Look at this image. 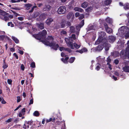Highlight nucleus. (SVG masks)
<instances>
[{
    "instance_id": "obj_22",
    "label": "nucleus",
    "mask_w": 129,
    "mask_h": 129,
    "mask_svg": "<svg viewBox=\"0 0 129 129\" xmlns=\"http://www.w3.org/2000/svg\"><path fill=\"white\" fill-rule=\"evenodd\" d=\"M93 7L92 6H90L85 10V11L87 12H91L93 9Z\"/></svg>"
},
{
    "instance_id": "obj_62",
    "label": "nucleus",
    "mask_w": 129,
    "mask_h": 129,
    "mask_svg": "<svg viewBox=\"0 0 129 129\" xmlns=\"http://www.w3.org/2000/svg\"><path fill=\"white\" fill-rule=\"evenodd\" d=\"M11 9L16 10H20V9L18 7L12 8Z\"/></svg>"
},
{
    "instance_id": "obj_10",
    "label": "nucleus",
    "mask_w": 129,
    "mask_h": 129,
    "mask_svg": "<svg viewBox=\"0 0 129 129\" xmlns=\"http://www.w3.org/2000/svg\"><path fill=\"white\" fill-rule=\"evenodd\" d=\"M39 33L43 39L46 37L47 33L46 30L45 29L43 30L42 31L40 32Z\"/></svg>"
},
{
    "instance_id": "obj_3",
    "label": "nucleus",
    "mask_w": 129,
    "mask_h": 129,
    "mask_svg": "<svg viewBox=\"0 0 129 129\" xmlns=\"http://www.w3.org/2000/svg\"><path fill=\"white\" fill-rule=\"evenodd\" d=\"M43 43L45 45L50 47L52 49L55 50H56L59 47L58 44H56L55 42H50L47 41H43Z\"/></svg>"
},
{
    "instance_id": "obj_24",
    "label": "nucleus",
    "mask_w": 129,
    "mask_h": 129,
    "mask_svg": "<svg viewBox=\"0 0 129 129\" xmlns=\"http://www.w3.org/2000/svg\"><path fill=\"white\" fill-rule=\"evenodd\" d=\"M75 28L73 26H71L70 27V30L71 33H74L75 31Z\"/></svg>"
},
{
    "instance_id": "obj_36",
    "label": "nucleus",
    "mask_w": 129,
    "mask_h": 129,
    "mask_svg": "<svg viewBox=\"0 0 129 129\" xmlns=\"http://www.w3.org/2000/svg\"><path fill=\"white\" fill-rule=\"evenodd\" d=\"M30 67L32 68H35V64L34 62H32L30 64Z\"/></svg>"
},
{
    "instance_id": "obj_31",
    "label": "nucleus",
    "mask_w": 129,
    "mask_h": 129,
    "mask_svg": "<svg viewBox=\"0 0 129 129\" xmlns=\"http://www.w3.org/2000/svg\"><path fill=\"white\" fill-rule=\"evenodd\" d=\"M61 122L59 121H57L55 122V124L56 125L55 126V127H57V126H58V127H59L60 125Z\"/></svg>"
},
{
    "instance_id": "obj_5",
    "label": "nucleus",
    "mask_w": 129,
    "mask_h": 129,
    "mask_svg": "<svg viewBox=\"0 0 129 129\" xmlns=\"http://www.w3.org/2000/svg\"><path fill=\"white\" fill-rule=\"evenodd\" d=\"M69 59V57H66L65 59L63 58H61V60L64 63L67 64L69 62L70 63H73L75 59V57H71L69 59L68 61V60Z\"/></svg>"
},
{
    "instance_id": "obj_17",
    "label": "nucleus",
    "mask_w": 129,
    "mask_h": 129,
    "mask_svg": "<svg viewBox=\"0 0 129 129\" xmlns=\"http://www.w3.org/2000/svg\"><path fill=\"white\" fill-rule=\"evenodd\" d=\"M32 6V5L31 4H25V6L27 10H29L30 8Z\"/></svg>"
},
{
    "instance_id": "obj_47",
    "label": "nucleus",
    "mask_w": 129,
    "mask_h": 129,
    "mask_svg": "<svg viewBox=\"0 0 129 129\" xmlns=\"http://www.w3.org/2000/svg\"><path fill=\"white\" fill-rule=\"evenodd\" d=\"M52 118H50L49 119H47L46 120V123H48V122H50L51 121H52Z\"/></svg>"
},
{
    "instance_id": "obj_15",
    "label": "nucleus",
    "mask_w": 129,
    "mask_h": 129,
    "mask_svg": "<svg viewBox=\"0 0 129 129\" xmlns=\"http://www.w3.org/2000/svg\"><path fill=\"white\" fill-rule=\"evenodd\" d=\"M74 10L76 11L79 12H82L83 11V10L82 9L78 7H75L74 8Z\"/></svg>"
},
{
    "instance_id": "obj_46",
    "label": "nucleus",
    "mask_w": 129,
    "mask_h": 129,
    "mask_svg": "<svg viewBox=\"0 0 129 129\" xmlns=\"http://www.w3.org/2000/svg\"><path fill=\"white\" fill-rule=\"evenodd\" d=\"M12 120V119L11 118H10L8 119L7 120L5 121V122L6 123H9L11 122Z\"/></svg>"
},
{
    "instance_id": "obj_6",
    "label": "nucleus",
    "mask_w": 129,
    "mask_h": 129,
    "mask_svg": "<svg viewBox=\"0 0 129 129\" xmlns=\"http://www.w3.org/2000/svg\"><path fill=\"white\" fill-rule=\"evenodd\" d=\"M66 7L64 6H60L58 9L57 13L59 14H65L66 12Z\"/></svg>"
},
{
    "instance_id": "obj_43",
    "label": "nucleus",
    "mask_w": 129,
    "mask_h": 129,
    "mask_svg": "<svg viewBox=\"0 0 129 129\" xmlns=\"http://www.w3.org/2000/svg\"><path fill=\"white\" fill-rule=\"evenodd\" d=\"M38 15V13L37 12H35L34 13V14L33 15V17L35 18H36L37 17Z\"/></svg>"
},
{
    "instance_id": "obj_16",
    "label": "nucleus",
    "mask_w": 129,
    "mask_h": 129,
    "mask_svg": "<svg viewBox=\"0 0 129 129\" xmlns=\"http://www.w3.org/2000/svg\"><path fill=\"white\" fill-rule=\"evenodd\" d=\"M38 28L41 29H43L44 28V24L42 23L38 24Z\"/></svg>"
},
{
    "instance_id": "obj_44",
    "label": "nucleus",
    "mask_w": 129,
    "mask_h": 129,
    "mask_svg": "<svg viewBox=\"0 0 129 129\" xmlns=\"http://www.w3.org/2000/svg\"><path fill=\"white\" fill-rule=\"evenodd\" d=\"M11 2L12 3H15L20 2V0H11Z\"/></svg>"
},
{
    "instance_id": "obj_26",
    "label": "nucleus",
    "mask_w": 129,
    "mask_h": 129,
    "mask_svg": "<svg viewBox=\"0 0 129 129\" xmlns=\"http://www.w3.org/2000/svg\"><path fill=\"white\" fill-rule=\"evenodd\" d=\"M106 30L108 33L110 34L111 33L112 31V30L111 28L109 27L108 28L106 29Z\"/></svg>"
},
{
    "instance_id": "obj_12",
    "label": "nucleus",
    "mask_w": 129,
    "mask_h": 129,
    "mask_svg": "<svg viewBox=\"0 0 129 129\" xmlns=\"http://www.w3.org/2000/svg\"><path fill=\"white\" fill-rule=\"evenodd\" d=\"M53 21V19L49 18H48L46 21V23L48 25H50L52 23V22Z\"/></svg>"
},
{
    "instance_id": "obj_7",
    "label": "nucleus",
    "mask_w": 129,
    "mask_h": 129,
    "mask_svg": "<svg viewBox=\"0 0 129 129\" xmlns=\"http://www.w3.org/2000/svg\"><path fill=\"white\" fill-rule=\"evenodd\" d=\"M104 46H105V45L103 44V45H100L96 47L93 48L92 49L94 51H98L100 52L103 49Z\"/></svg>"
},
{
    "instance_id": "obj_60",
    "label": "nucleus",
    "mask_w": 129,
    "mask_h": 129,
    "mask_svg": "<svg viewBox=\"0 0 129 129\" xmlns=\"http://www.w3.org/2000/svg\"><path fill=\"white\" fill-rule=\"evenodd\" d=\"M82 49L83 52H87V49L86 48H84Z\"/></svg>"
},
{
    "instance_id": "obj_4",
    "label": "nucleus",
    "mask_w": 129,
    "mask_h": 129,
    "mask_svg": "<svg viewBox=\"0 0 129 129\" xmlns=\"http://www.w3.org/2000/svg\"><path fill=\"white\" fill-rule=\"evenodd\" d=\"M8 13H6L5 11H4L1 9H0V18L2 19L5 21L8 20L9 18L8 16L7 15H8Z\"/></svg>"
},
{
    "instance_id": "obj_53",
    "label": "nucleus",
    "mask_w": 129,
    "mask_h": 129,
    "mask_svg": "<svg viewBox=\"0 0 129 129\" xmlns=\"http://www.w3.org/2000/svg\"><path fill=\"white\" fill-rule=\"evenodd\" d=\"M66 26H70L71 25V23L70 22L67 21Z\"/></svg>"
},
{
    "instance_id": "obj_42",
    "label": "nucleus",
    "mask_w": 129,
    "mask_h": 129,
    "mask_svg": "<svg viewBox=\"0 0 129 129\" xmlns=\"http://www.w3.org/2000/svg\"><path fill=\"white\" fill-rule=\"evenodd\" d=\"M5 37V36L4 35H0V40H3Z\"/></svg>"
},
{
    "instance_id": "obj_39",
    "label": "nucleus",
    "mask_w": 129,
    "mask_h": 129,
    "mask_svg": "<svg viewBox=\"0 0 129 129\" xmlns=\"http://www.w3.org/2000/svg\"><path fill=\"white\" fill-rule=\"evenodd\" d=\"M79 18V20H81L83 19L84 17V15L83 14H81Z\"/></svg>"
},
{
    "instance_id": "obj_54",
    "label": "nucleus",
    "mask_w": 129,
    "mask_h": 129,
    "mask_svg": "<svg viewBox=\"0 0 129 129\" xmlns=\"http://www.w3.org/2000/svg\"><path fill=\"white\" fill-rule=\"evenodd\" d=\"M107 64L108 65V68L110 70H111L112 69V68H111V65L108 62L107 63Z\"/></svg>"
},
{
    "instance_id": "obj_38",
    "label": "nucleus",
    "mask_w": 129,
    "mask_h": 129,
    "mask_svg": "<svg viewBox=\"0 0 129 129\" xmlns=\"http://www.w3.org/2000/svg\"><path fill=\"white\" fill-rule=\"evenodd\" d=\"M119 60L118 59H115L114 60V63L116 65L118 64L119 63Z\"/></svg>"
},
{
    "instance_id": "obj_49",
    "label": "nucleus",
    "mask_w": 129,
    "mask_h": 129,
    "mask_svg": "<svg viewBox=\"0 0 129 129\" xmlns=\"http://www.w3.org/2000/svg\"><path fill=\"white\" fill-rule=\"evenodd\" d=\"M65 40L67 44L70 41V40L67 38H65Z\"/></svg>"
},
{
    "instance_id": "obj_2",
    "label": "nucleus",
    "mask_w": 129,
    "mask_h": 129,
    "mask_svg": "<svg viewBox=\"0 0 129 129\" xmlns=\"http://www.w3.org/2000/svg\"><path fill=\"white\" fill-rule=\"evenodd\" d=\"M120 56L123 59L129 58V44L126 48V50H122L120 53Z\"/></svg>"
},
{
    "instance_id": "obj_59",
    "label": "nucleus",
    "mask_w": 129,
    "mask_h": 129,
    "mask_svg": "<svg viewBox=\"0 0 129 129\" xmlns=\"http://www.w3.org/2000/svg\"><path fill=\"white\" fill-rule=\"evenodd\" d=\"M2 101L1 102V103L2 104H5L6 103V102L4 100L3 98H2Z\"/></svg>"
},
{
    "instance_id": "obj_41",
    "label": "nucleus",
    "mask_w": 129,
    "mask_h": 129,
    "mask_svg": "<svg viewBox=\"0 0 129 129\" xmlns=\"http://www.w3.org/2000/svg\"><path fill=\"white\" fill-rule=\"evenodd\" d=\"M21 100L20 96H18L17 97V103L19 102Z\"/></svg>"
},
{
    "instance_id": "obj_21",
    "label": "nucleus",
    "mask_w": 129,
    "mask_h": 129,
    "mask_svg": "<svg viewBox=\"0 0 129 129\" xmlns=\"http://www.w3.org/2000/svg\"><path fill=\"white\" fill-rule=\"evenodd\" d=\"M106 21L108 23L111 24L112 23V19L109 17L107 18L106 20Z\"/></svg>"
},
{
    "instance_id": "obj_29",
    "label": "nucleus",
    "mask_w": 129,
    "mask_h": 129,
    "mask_svg": "<svg viewBox=\"0 0 129 129\" xmlns=\"http://www.w3.org/2000/svg\"><path fill=\"white\" fill-rule=\"evenodd\" d=\"M113 53L114 54V56L115 57H118L120 56V53L118 51H115Z\"/></svg>"
},
{
    "instance_id": "obj_40",
    "label": "nucleus",
    "mask_w": 129,
    "mask_h": 129,
    "mask_svg": "<svg viewBox=\"0 0 129 129\" xmlns=\"http://www.w3.org/2000/svg\"><path fill=\"white\" fill-rule=\"evenodd\" d=\"M66 26L65 24L62 21L61 23V28H64Z\"/></svg>"
},
{
    "instance_id": "obj_45",
    "label": "nucleus",
    "mask_w": 129,
    "mask_h": 129,
    "mask_svg": "<svg viewBox=\"0 0 129 129\" xmlns=\"http://www.w3.org/2000/svg\"><path fill=\"white\" fill-rule=\"evenodd\" d=\"M12 82V80L11 79H8L7 80V82L9 84H11Z\"/></svg>"
},
{
    "instance_id": "obj_11",
    "label": "nucleus",
    "mask_w": 129,
    "mask_h": 129,
    "mask_svg": "<svg viewBox=\"0 0 129 129\" xmlns=\"http://www.w3.org/2000/svg\"><path fill=\"white\" fill-rule=\"evenodd\" d=\"M51 8V6L48 5H46L43 8L44 11H49Z\"/></svg>"
},
{
    "instance_id": "obj_63",
    "label": "nucleus",
    "mask_w": 129,
    "mask_h": 129,
    "mask_svg": "<svg viewBox=\"0 0 129 129\" xmlns=\"http://www.w3.org/2000/svg\"><path fill=\"white\" fill-rule=\"evenodd\" d=\"M75 17H78L80 16V14L79 13L76 12L75 14Z\"/></svg>"
},
{
    "instance_id": "obj_18",
    "label": "nucleus",
    "mask_w": 129,
    "mask_h": 129,
    "mask_svg": "<svg viewBox=\"0 0 129 129\" xmlns=\"http://www.w3.org/2000/svg\"><path fill=\"white\" fill-rule=\"evenodd\" d=\"M88 3L86 2H84L81 4V7L83 8H85L87 7Z\"/></svg>"
},
{
    "instance_id": "obj_32",
    "label": "nucleus",
    "mask_w": 129,
    "mask_h": 129,
    "mask_svg": "<svg viewBox=\"0 0 129 129\" xmlns=\"http://www.w3.org/2000/svg\"><path fill=\"white\" fill-rule=\"evenodd\" d=\"M72 15V13L69 12V13L67 16V18L68 19H70Z\"/></svg>"
},
{
    "instance_id": "obj_27",
    "label": "nucleus",
    "mask_w": 129,
    "mask_h": 129,
    "mask_svg": "<svg viewBox=\"0 0 129 129\" xmlns=\"http://www.w3.org/2000/svg\"><path fill=\"white\" fill-rule=\"evenodd\" d=\"M33 115L35 116L38 117L39 116L40 114L38 111H35L33 113Z\"/></svg>"
},
{
    "instance_id": "obj_64",
    "label": "nucleus",
    "mask_w": 129,
    "mask_h": 129,
    "mask_svg": "<svg viewBox=\"0 0 129 129\" xmlns=\"http://www.w3.org/2000/svg\"><path fill=\"white\" fill-rule=\"evenodd\" d=\"M10 51L12 52H14L15 51V49L14 48L11 47L10 48Z\"/></svg>"
},
{
    "instance_id": "obj_51",
    "label": "nucleus",
    "mask_w": 129,
    "mask_h": 129,
    "mask_svg": "<svg viewBox=\"0 0 129 129\" xmlns=\"http://www.w3.org/2000/svg\"><path fill=\"white\" fill-rule=\"evenodd\" d=\"M104 25L105 28V30L109 27L108 24L106 23H104Z\"/></svg>"
},
{
    "instance_id": "obj_28",
    "label": "nucleus",
    "mask_w": 129,
    "mask_h": 129,
    "mask_svg": "<svg viewBox=\"0 0 129 129\" xmlns=\"http://www.w3.org/2000/svg\"><path fill=\"white\" fill-rule=\"evenodd\" d=\"M84 20H82L80 22L79 24V27H82L84 24Z\"/></svg>"
},
{
    "instance_id": "obj_35",
    "label": "nucleus",
    "mask_w": 129,
    "mask_h": 129,
    "mask_svg": "<svg viewBox=\"0 0 129 129\" xmlns=\"http://www.w3.org/2000/svg\"><path fill=\"white\" fill-rule=\"evenodd\" d=\"M28 124L26 125L25 124H24L23 127V128L24 129H26V128H28L29 127Z\"/></svg>"
},
{
    "instance_id": "obj_33",
    "label": "nucleus",
    "mask_w": 129,
    "mask_h": 129,
    "mask_svg": "<svg viewBox=\"0 0 129 129\" xmlns=\"http://www.w3.org/2000/svg\"><path fill=\"white\" fill-rule=\"evenodd\" d=\"M33 121L32 120H31L30 121H26L25 122V123L27 124H29L30 125H31V124L33 122Z\"/></svg>"
},
{
    "instance_id": "obj_19",
    "label": "nucleus",
    "mask_w": 129,
    "mask_h": 129,
    "mask_svg": "<svg viewBox=\"0 0 129 129\" xmlns=\"http://www.w3.org/2000/svg\"><path fill=\"white\" fill-rule=\"evenodd\" d=\"M68 46L71 48V49H73L74 48L73 46V43L72 42H70V41L67 44Z\"/></svg>"
},
{
    "instance_id": "obj_8",
    "label": "nucleus",
    "mask_w": 129,
    "mask_h": 129,
    "mask_svg": "<svg viewBox=\"0 0 129 129\" xmlns=\"http://www.w3.org/2000/svg\"><path fill=\"white\" fill-rule=\"evenodd\" d=\"M123 71L126 72H129V61L126 62L125 66L123 68Z\"/></svg>"
},
{
    "instance_id": "obj_48",
    "label": "nucleus",
    "mask_w": 129,
    "mask_h": 129,
    "mask_svg": "<svg viewBox=\"0 0 129 129\" xmlns=\"http://www.w3.org/2000/svg\"><path fill=\"white\" fill-rule=\"evenodd\" d=\"M76 52L80 53L81 54H82L83 52L82 49L81 50H77L76 51Z\"/></svg>"
},
{
    "instance_id": "obj_30",
    "label": "nucleus",
    "mask_w": 129,
    "mask_h": 129,
    "mask_svg": "<svg viewBox=\"0 0 129 129\" xmlns=\"http://www.w3.org/2000/svg\"><path fill=\"white\" fill-rule=\"evenodd\" d=\"M73 45L74 47L76 49H78L81 46L80 45H78L76 43H74Z\"/></svg>"
},
{
    "instance_id": "obj_52",
    "label": "nucleus",
    "mask_w": 129,
    "mask_h": 129,
    "mask_svg": "<svg viewBox=\"0 0 129 129\" xmlns=\"http://www.w3.org/2000/svg\"><path fill=\"white\" fill-rule=\"evenodd\" d=\"M21 68L22 70L24 71V70L25 67L23 64H22L21 65Z\"/></svg>"
},
{
    "instance_id": "obj_37",
    "label": "nucleus",
    "mask_w": 129,
    "mask_h": 129,
    "mask_svg": "<svg viewBox=\"0 0 129 129\" xmlns=\"http://www.w3.org/2000/svg\"><path fill=\"white\" fill-rule=\"evenodd\" d=\"M64 50L66 51H67L69 53H70L72 52L71 50V49H70V48H64Z\"/></svg>"
},
{
    "instance_id": "obj_50",
    "label": "nucleus",
    "mask_w": 129,
    "mask_h": 129,
    "mask_svg": "<svg viewBox=\"0 0 129 129\" xmlns=\"http://www.w3.org/2000/svg\"><path fill=\"white\" fill-rule=\"evenodd\" d=\"M107 61L109 63L111 61V59L110 58V57L109 56L107 58Z\"/></svg>"
},
{
    "instance_id": "obj_14",
    "label": "nucleus",
    "mask_w": 129,
    "mask_h": 129,
    "mask_svg": "<svg viewBox=\"0 0 129 129\" xmlns=\"http://www.w3.org/2000/svg\"><path fill=\"white\" fill-rule=\"evenodd\" d=\"M54 37L52 36H48L47 38V40H45L44 41H49V42H53V40H54Z\"/></svg>"
},
{
    "instance_id": "obj_57",
    "label": "nucleus",
    "mask_w": 129,
    "mask_h": 129,
    "mask_svg": "<svg viewBox=\"0 0 129 129\" xmlns=\"http://www.w3.org/2000/svg\"><path fill=\"white\" fill-rule=\"evenodd\" d=\"M13 55L15 57V58L17 59H18V56L17 54L16 53H14L13 54Z\"/></svg>"
},
{
    "instance_id": "obj_34",
    "label": "nucleus",
    "mask_w": 129,
    "mask_h": 129,
    "mask_svg": "<svg viewBox=\"0 0 129 129\" xmlns=\"http://www.w3.org/2000/svg\"><path fill=\"white\" fill-rule=\"evenodd\" d=\"M124 8L125 10L129 9V4L128 3H127L125 5Z\"/></svg>"
},
{
    "instance_id": "obj_9",
    "label": "nucleus",
    "mask_w": 129,
    "mask_h": 129,
    "mask_svg": "<svg viewBox=\"0 0 129 129\" xmlns=\"http://www.w3.org/2000/svg\"><path fill=\"white\" fill-rule=\"evenodd\" d=\"M33 36L36 39L40 41H42V40L43 39L39 33L38 34L33 35Z\"/></svg>"
},
{
    "instance_id": "obj_1",
    "label": "nucleus",
    "mask_w": 129,
    "mask_h": 129,
    "mask_svg": "<svg viewBox=\"0 0 129 129\" xmlns=\"http://www.w3.org/2000/svg\"><path fill=\"white\" fill-rule=\"evenodd\" d=\"M99 37L95 42V44H98L101 42L105 45V50L108 51L110 46V44L108 43L106 33L105 32L100 31L98 33Z\"/></svg>"
},
{
    "instance_id": "obj_20",
    "label": "nucleus",
    "mask_w": 129,
    "mask_h": 129,
    "mask_svg": "<svg viewBox=\"0 0 129 129\" xmlns=\"http://www.w3.org/2000/svg\"><path fill=\"white\" fill-rule=\"evenodd\" d=\"M11 38L17 44L19 43V40L16 37L13 36Z\"/></svg>"
},
{
    "instance_id": "obj_56",
    "label": "nucleus",
    "mask_w": 129,
    "mask_h": 129,
    "mask_svg": "<svg viewBox=\"0 0 129 129\" xmlns=\"http://www.w3.org/2000/svg\"><path fill=\"white\" fill-rule=\"evenodd\" d=\"M67 32L64 30H62L61 32V34L62 35V34H67Z\"/></svg>"
},
{
    "instance_id": "obj_58",
    "label": "nucleus",
    "mask_w": 129,
    "mask_h": 129,
    "mask_svg": "<svg viewBox=\"0 0 129 129\" xmlns=\"http://www.w3.org/2000/svg\"><path fill=\"white\" fill-rule=\"evenodd\" d=\"M25 112V108H23L21 110V112L22 113H24Z\"/></svg>"
},
{
    "instance_id": "obj_61",
    "label": "nucleus",
    "mask_w": 129,
    "mask_h": 129,
    "mask_svg": "<svg viewBox=\"0 0 129 129\" xmlns=\"http://www.w3.org/2000/svg\"><path fill=\"white\" fill-rule=\"evenodd\" d=\"M18 19L20 21H22L23 20L24 18L23 17H18Z\"/></svg>"
},
{
    "instance_id": "obj_55",
    "label": "nucleus",
    "mask_w": 129,
    "mask_h": 129,
    "mask_svg": "<svg viewBox=\"0 0 129 129\" xmlns=\"http://www.w3.org/2000/svg\"><path fill=\"white\" fill-rule=\"evenodd\" d=\"M33 99L32 98L30 101V102L29 103V105L33 104Z\"/></svg>"
},
{
    "instance_id": "obj_25",
    "label": "nucleus",
    "mask_w": 129,
    "mask_h": 129,
    "mask_svg": "<svg viewBox=\"0 0 129 129\" xmlns=\"http://www.w3.org/2000/svg\"><path fill=\"white\" fill-rule=\"evenodd\" d=\"M111 2V0H106L105 2L104 3L105 5L107 6L110 4Z\"/></svg>"
},
{
    "instance_id": "obj_13",
    "label": "nucleus",
    "mask_w": 129,
    "mask_h": 129,
    "mask_svg": "<svg viewBox=\"0 0 129 129\" xmlns=\"http://www.w3.org/2000/svg\"><path fill=\"white\" fill-rule=\"evenodd\" d=\"M115 37L113 36H111L109 37V40L110 43H113L114 42L115 40Z\"/></svg>"
},
{
    "instance_id": "obj_23",
    "label": "nucleus",
    "mask_w": 129,
    "mask_h": 129,
    "mask_svg": "<svg viewBox=\"0 0 129 129\" xmlns=\"http://www.w3.org/2000/svg\"><path fill=\"white\" fill-rule=\"evenodd\" d=\"M3 64L2 67L4 69L7 68L8 67L7 64H6V63L5 59L3 60Z\"/></svg>"
}]
</instances>
